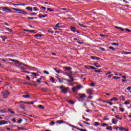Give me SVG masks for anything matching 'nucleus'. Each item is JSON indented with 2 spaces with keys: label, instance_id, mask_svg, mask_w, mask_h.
I'll list each match as a JSON object with an SVG mask.
<instances>
[{
  "label": "nucleus",
  "instance_id": "nucleus-24",
  "mask_svg": "<svg viewBox=\"0 0 131 131\" xmlns=\"http://www.w3.org/2000/svg\"><path fill=\"white\" fill-rule=\"evenodd\" d=\"M112 46H119V43H116V42H113V43H112Z\"/></svg>",
  "mask_w": 131,
  "mask_h": 131
},
{
  "label": "nucleus",
  "instance_id": "nucleus-7",
  "mask_svg": "<svg viewBox=\"0 0 131 131\" xmlns=\"http://www.w3.org/2000/svg\"><path fill=\"white\" fill-rule=\"evenodd\" d=\"M78 96L81 99H83V98H85V94H79Z\"/></svg>",
  "mask_w": 131,
  "mask_h": 131
},
{
  "label": "nucleus",
  "instance_id": "nucleus-42",
  "mask_svg": "<svg viewBox=\"0 0 131 131\" xmlns=\"http://www.w3.org/2000/svg\"><path fill=\"white\" fill-rule=\"evenodd\" d=\"M96 56H91V59H92V60H96Z\"/></svg>",
  "mask_w": 131,
  "mask_h": 131
},
{
  "label": "nucleus",
  "instance_id": "nucleus-30",
  "mask_svg": "<svg viewBox=\"0 0 131 131\" xmlns=\"http://www.w3.org/2000/svg\"><path fill=\"white\" fill-rule=\"evenodd\" d=\"M120 98H121V100H122V101H125V98H124V96H121V97H120Z\"/></svg>",
  "mask_w": 131,
  "mask_h": 131
},
{
  "label": "nucleus",
  "instance_id": "nucleus-40",
  "mask_svg": "<svg viewBox=\"0 0 131 131\" xmlns=\"http://www.w3.org/2000/svg\"><path fill=\"white\" fill-rule=\"evenodd\" d=\"M47 10L49 11V12H53V11H54V9H52L51 8H47Z\"/></svg>",
  "mask_w": 131,
  "mask_h": 131
},
{
  "label": "nucleus",
  "instance_id": "nucleus-32",
  "mask_svg": "<svg viewBox=\"0 0 131 131\" xmlns=\"http://www.w3.org/2000/svg\"><path fill=\"white\" fill-rule=\"evenodd\" d=\"M122 54H123V55H128V52L123 51Z\"/></svg>",
  "mask_w": 131,
  "mask_h": 131
},
{
  "label": "nucleus",
  "instance_id": "nucleus-34",
  "mask_svg": "<svg viewBox=\"0 0 131 131\" xmlns=\"http://www.w3.org/2000/svg\"><path fill=\"white\" fill-rule=\"evenodd\" d=\"M41 79H42L41 78H40L38 79L37 80V82H38L39 83H40L41 82V81H40V80H41Z\"/></svg>",
  "mask_w": 131,
  "mask_h": 131
},
{
  "label": "nucleus",
  "instance_id": "nucleus-22",
  "mask_svg": "<svg viewBox=\"0 0 131 131\" xmlns=\"http://www.w3.org/2000/svg\"><path fill=\"white\" fill-rule=\"evenodd\" d=\"M115 117L117 118V119H120V120H121L122 119V118L119 117L118 115L115 116Z\"/></svg>",
  "mask_w": 131,
  "mask_h": 131
},
{
  "label": "nucleus",
  "instance_id": "nucleus-28",
  "mask_svg": "<svg viewBox=\"0 0 131 131\" xmlns=\"http://www.w3.org/2000/svg\"><path fill=\"white\" fill-rule=\"evenodd\" d=\"M72 90H73V92H74V93H75V92H76L77 90L78 89H77V88L74 87L73 88Z\"/></svg>",
  "mask_w": 131,
  "mask_h": 131
},
{
  "label": "nucleus",
  "instance_id": "nucleus-56",
  "mask_svg": "<svg viewBox=\"0 0 131 131\" xmlns=\"http://www.w3.org/2000/svg\"><path fill=\"white\" fill-rule=\"evenodd\" d=\"M41 9H42V10H43L44 11H46V10H47V8H46L45 7L42 6L41 7Z\"/></svg>",
  "mask_w": 131,
  "mask_h": 131
},
{
  "label": "nucleus",
  "instance_id": "nucleus-58",
  "mask_svg": "<svg viewBox=\"0 0 131 131\" xmlns=\"http://www.w3.org/2000/svg\"><path fill=\"white\" fill-rule=\"evenodd\" d=\"M120 110L121 112H124V109L123 108H120Z\"/></svg>",
  "mask_w": 131,
  "mask_h": 131
},
{
  "label": "nucleus",
  "instance_id": "nucleus-1",
  "mask_svg": "<svg viewBox=\"0 0 131 131\" xmlns=\"http://www.w3.org/2000/svg\"><path fill=\"white\" fill-rule=\"evenodd\" d=\"M59 89H60L62 93H64V94H66V93H68V92H69V88H65L63 85H61L59 87Z\"/></svg>",
  "mask_w": 131,
  "mask_h": 131
},
{
  "label": "nucleus",
  "instance_id": "nucleus-49",
  "mask_svg": "<svg viewBox=\"0 0 131 131\" xmlns=\"http://www.w3.org/2000/svg\"><path fill=\"white\" fill-rule=\"evenodd\" d=\"M129 104H130V102H129L125 101V102H124V104H125V105H129Z\"/></svg>",
  "mask_w": 131,
  "mask_h": 131
},
{
  "label": "nucleus",
  "instance_id": "nucleus-44",
  "mask_svg": "<svg viewBox=\"0 0 131 131\" xmlns=\"http://www.w3.org/2000/svg\"><path fill=\"white\" fill-rule=\"evenodd\" d=\"M55 125V121H52L51 122L50 125Z\"/></svg>",
  "mask_w": 131,
  "mask_h": 131
},
{
  "label": "nucleus",
  "instance_id": "nucleus-16",
  "mask_svg": "<svg viewBox=\"0 0 131 131\" xmlns=\"http://www.w3.org/2000/svg\"><path fill=\"white\" fill-rule=\"evenodd\" d=\"M94 66H95L97 68H100V67H101V66L99 65L98 63H94Z\"/></svg>",
  "mask_w": 131,
  "mask_h": 131
},
{
  "label": "nucleus",
  "instance_id": "nucleus-61",
  "mask_svg": "<svg viewBox=\"0 0 131 131\" xmlns=\"http://www.w3.org/2000/svg\"><path fill=\"white\" fill-rule=\"evenodd\" d=\"M21 122H22V119H20L19 120L17 121V123H21Z\"/></svg>",
  "mask_w": 131,
  "mask_h": 131
},
{
  "label": "nucleus",
  "instance_id": "nucleus-21",
  "mask_svg": "<svg viewBox=\"0 0 131 131\" xmlns=\"http://www.w3.org/2000/svg\"><path fill=\"white\" fill-rule=\"evenodd\" d=\"M94 125V126H98L100 125V123L98 122H95Z\"/></svg>",
  "mask_w": 131,
  "mask_h": 131
},
{
  "label": "nucleus",
  "instance_id": "nucleus-63",
  "mask_svg": "<svg viewBox=\"0 0 131 131\" xmlns=\"http://www.w3.org/2000/svg\"><path fill=\"white\" fill-rule=\"evenodd\" d=\"M127 91H130V90H131V87H130V86L128 87V88H127Z\"/></svg>",
  "mask_w": 131,
  "mask_h": 131
},
{
  "label": "nucleus",
  "instance_id": "nucleus-57",
  "mask_svg": "<svg viewBox=\"0 0 131 131\" xmlns=\"http://www.w3.org/2000/svg\"><path fill=\"white\" fill-rule=\"evenodd\" d=\"M113 78L114 79H119V77L114 76Z\"/></svg>",
  "mask_w": 131,
  "mask_h": 131
},
{
  "label": "nucleus",
  "instance_id": "nucleus-8",
  "mask_svg": "<svg viewBox=\"0 0 131 131\" xmlns=\"http://www.w3.org/2000/svg\"><path fill=\"white\" fill-rule=\"evenodd\" d=\"M39 18H46V17H48V14H45V15H41V14H39L38 15Z\"/></svg>",
  "mask_w": 131,
  "mask_h": 131
},
{
  "label": "nucleus",
  "instance_id": "nucleus-5",
  "mask_svg": "<svg viewBox=\"0 0 131 131\" xmlns=\"http://www.w3.org/2000/svg\"><path fill=\"white\" fill-rule=\"evenodd\" d=\"M19 14H23L24 15H27V13H26V11H24V10L19 9Z\"/></svg>",
  "mask_w": 131,
  "mask_h": 131
},
{
  "label": "nucleus",
  "instance_id": "nucleus-48",
  "mask_svg": "<svg viewBox=\"0 0 131 131\" xmlns=\"http://www.w3.org/2000/svg\"><path fill=\"white\" fill-rule=\"evenodd\" d=\"M36 14L37 13H35L34 12V13H31L30 15L31 16H36Z\"/></svg>",
  "mask_w": 131,
  "mask_h": 131
},
{
  "label": "nucleus",
  "instance_id": "nucleus-54",
  "mask_svg": "<svg viewBox=\"0 0 131 131\" xmlns=\"http://www.w3.org/2000/svg\"><path fill=\"white\" fill-rule=\"evenodd\" d=\"M107 104H109L111 106H112L113 105V103L111 102H107Z\"/></svg>",
  "mask_w": 131,
  "mask_h": 131
},
{
  "label": "nucleus",
  "instance_id": "nucleus-39",
  "mask_svg": "<svg viewBox=\"0 0 131 131\" xmlns=\"http://www.w3.org/2000/svg\"><path fill=\"white\" fill-rule=\"evenodd\" d=\"M33 10H34V11H39V9H38L36 7H34Z\"/></svg>",
  "mask_w": 131,
  "mask_h": 131
},
{
  "label": "nucleus",
  "instance_id": "nucleus-12",
  "mask_svg": "<svg viewBox=\"0 0 131 131\" xmlns=\"http://www.w3.org/2000/svg\"><path fill=\"white\" fill-rule=\"evenodd\" d=\"M0 37L3 39V41H5L6 39H8V37H5V36H0Z\"/></svg>",
  "mask_w": 131,
  "mask_h": 131
},
{
  "label": "nucleus",
  "instance_id": "nucleus-46",
  "mask_svg": "<svg viewBox=\"0 0 131 131\" xmlns=\"http://www.w3.org/2000/svg\"><path fill=\"white\" fill-rule=\"evenodd\" d=\"M43 73H44L45 74H49V72H48V71H43Z\"/></svg>",
  "mask_w": 131,
  "mask_h": 131
},
{
  "label": "nucleus",
  "instance_id": "nucleus-14",
  "mask_svg": "<svg viewBox=\"0 0 131 131\" xmlns=\"http://www.w3.org/2000/svg\"><path fill=\"white\" fill-rule=\"evenodd\" d=\"M7 112V109L4 108V110H0L1 113H6Z\"/></svg>",
  "mask_w": 131,
  "mask_h": 131
},
{
  "label": "nucleus",
  "instance_id": "nucleus-36",
  "mask_svg": "<svg viewBox=\"0 0 131 131\" xmlns=\"http://www.w3.org/2000/svg\"><path fill=\"white\" fill-rule=\"evenodd\" d=\"M39 108H40L41 109H45V107L41 105H38Z\"/></svg>",
  "mask_w": 131,
  "mask_h": 131
},
{
  "label": "nucleus",
  "instance_id": "nucleus-23",
  "mask_svg": "<svg viewBox=\"0 0 131 131\" xmlns=\"http://www.w3.org/2000/svg\"><path fill=\"white\" fill-rule=\"evenodd\" d=\"M68 102L71 105L74 104V102H73V101H72V100H68Z\"/></svg>",
  "mask_w": 131,
  "mask_h": 131
},
{
  "label": "nucleus",
  "instance_id": "nucleus-35",
  "mask_svg": "<svg viewBox=\"0 0 131 131\" xmlns=\"http://www.w3.org/2000/svg\"><path fill=\"white\" fill-rule=\"evenodd\" d=\"M50 80L52 82H55V78H54V77H52L50 78Z\"/></svg>",
  "mask_w": 131,
  "mask_h": 131
},
{
  "label": "nucleus",
  "instance_id": "nucleus-9",
  "mask_svg": "<svg viewBox=\"0 0 131 131\" xmlns=\"http://www.w3.org/2000/svg\"><path fill=\"white\" fill-rule=\"evenodd\" d=\"M117 122H118V120L114 118L112 119V123H113V124H117Z\"/></svg>",
  "mask_w": 131,
  "mask_h": 131
},
{
  "label": "nucleus",
  "instance_id": "nucleus-62",
  "mask_svg": "<svg viewBox=\"0 0 131 131\" xmlns=\"http://www.w3.org/2000/svg\"><path fill=\"white\" fill-rule=\"evenodd\" d=\"M26 78L27 79H28V80H30V77H29V76H27Z\"/></svg>",
  "mask_w": 131,
  "mask_h": 131
},
{
  "label": "nucleus",
  "instance_id": "nucleus-51",
  "mask_svg": "<svg viewBox=\"0 0 131 131\" xmlns=\"http://www.w3.org/2000/svg\"><path fill=\"white\" fill-rule=\"evenodd\" d=\"M106 125H108V124H106V123H103L101 124V126H106Z\"/></svg>",
  "mask_w": 131,
  "mask_h": 131
},
{
  "label": "nucleus",
  "instance_id": "nucleus-45",
  "mask_svg": "<svg viewBox=\"0 0 131 131\" xmlns=\"http://www.w3.org/2000/svg\"><path fill=\"white\" fill-rule=\"evenodd\" d=\"M12 10H13V11H20V9H17V8H12Z\"/></svg>",
  "mask_w": 131,
  "mask_h": 131
},
{
  "label": "nucleus",
  "instance_id": "nucleus-26",
  "mask_svg": "<svg viewBox=\"0 0 131 131\" xmlns=\"http://www.w3.org/2000/svg\"><path fill=\"white\" fill-rule=\"evenodd\" d=\"M23 97L24 98H30V95H23Z\"/></svg>",
  "mask_w": 131,
  "mask_h": 131
},
{
  "label": "nucleus",
  "instance_id": "nucleus-6",
  "mask_svg": "<svg viewBox=\"0 0 131 131\" xmlns=\"http://www.w3.org/2000/svg\"><path fill=\"white\" fill-rule=\"evenodd\" d=\"M86 93L89 95H93V90L92 89H88L86 90Z\"/></svg>",
  "mask_w": 131,
  "mask_h": 131
},
{
  "label": "nucleus",
  "instance_id": "nucleus-50",
  "mask_svg": "<svg viewBox=\"0 0 131 131\" xmlns=\"http://www.w3.org/2000/svg\"><path fill=\"white\" fill-rule=\"evenodd\" d=\"M69 77L70 78V79H72V81H73V80H74V79H73V77H72V76H71V75H69Z\"/></svg>",
  "mask_w": 131,
  "mask_h": 131
},
{
  "label": "nucleus",
  "instance_id": "nucleus-37",
  "mask_svg": "<svg viewBox=\"0 0 131 131\" xmlns=\"http://www.w3.org/2000/svg\"><path fill=\"white\" fill-rule=\"evenodd\" d=\"M95 84H96V83H95L94 82H92L91 84V86L94 87V86H95Z\"/></svg>",
  "mask_w": 131,
  "mask_h": 131
},
{
  "label": "nucleus",
  "instance_id": "nucleus-55",
  "mask_svg": "<svg viewBox=\"0 0 131 131\" xmlns=\"http://www.w3.org/2000/svg\"><path fill=\"white\" fill-rule=\"evenodd\" d=\"M125 30H126V31H127L128 32H131V30L127 28L125 29Z\"/></svg>",
  "mask_w": 131,
  "mask_h": 131
},
{
  "label": "nucleus",
  "instance_id": "nucleus-31",
  "mask_svg": "<svg viewBox=\"0 0 131 131\" xmlns=\"http://www.w3.org/2000/svg\"><path fill=\"white\" fill-rule=\"evenodd\" d=\"M20 69L21 70H26L27 69V68H26V67H21Z\"/></svg>",
  "mask_w": 131,
  "mask_h": 131
},
{
  "label": "nucleus",
  "instance_id": "nucleus-41",
  "mask_svg": "<svg viewBox=\"0 0 131 131\" xmlns=\"http://www.w3.org/2000/svg\"><path fill=\"white\" fill-rule=\"evenodd\" d=\"M113 100L115 101H118V99L116 97H114V98H113Z\"/></svg>",
  "mask_w": 131,
  "mask_h": 131
},
{
  "label": "nucleus",
  "instance_id": "nucleus-17",
  "mask_svg": "<svg viewBox=\"0 0 131 131\" xmlns=\"http://www.w3.org/2000/svg\"><path fill=\"white\" fill-rule=\"evenodd\" d=\"M56 123H58V124H61L62 123H64V121L63 120L57 121Z\"/></svg>",
  "mask_w": 131,
  "mask_h": 131
},
{
  "label": "nucleus",
  "instance_id": "nucleus-13",
  "mask_svg": "<svg viewBox=\"0 0 131 131\" xmlns=\"http://www.w3.org/2000/svg\"><path fill=\"white\" fill-rule=\"evenodd\" d=\"M77 89L78 90H80V89H83V86L81 85H77Z\"/></svg>",
  "mask_w": 131,
  "mask_h": 131
},
{
  "label": "nucleus",
  "instance_id": "nucleus-27",
  "mask_svg": "<svg viewBox=\"0 0 131 131\" xmlns=\"http://www.w3.org/2000/svg\"><path fill=\"white\" fill-rule=\"evenodd\" d=\"M20 106L21 109H23V110H25V105H24V104H20Z\"/></svg>",
  "mask_w": 131,
  "mask_h": 131
},
{
  "label": "nucleus",
  "instance_id": "nucleus-43",
  "mask_svg": "<svg viewBox=\"0 0 131 131\" xmlns=\"http://www.w3.org/2000/svg\"><path fill=\"white\" fill-rule=\"evenodd\" d=\"M30 74H32L34 76H36L37 75V74L35 73H30Z\"/></svg>",
  "mask_w": 131,
  "mask_h": 131
},
{
  "label": "nucleus",
  "instance_id": "nucleus-10",
  "mask_svg": "<svg viewBox=\"0 0 131 131\" xmlns=\"http://www.w3.org/2000/svg\"><path fill=\"white\" fill-rule=\"evenodd\" d=\"M8 124V122L4 121V120L0 121V125H3V124Z\"/></svg>",
  "mask_w": 131,
  "mask_h": 131
},
{
  "label": "nucleus",
  "instance_id": "nucleus-53",
  "mask_svg": "<svg viewBox=\"0 0 131 131\" xmlns=\"http://www.w3.org/2000/svg\"><path fill=\"white\" fill-rule=\"evenodd\" d=\"M60 25V23H57L56 25V27H58L59 28H60L61 27V26H59Z\"/></svg>",
  "mask_w": 131,
  "mask_h": 131
},
{
  "label": "nucleus",
  "instance_id": "nucleus-25",
  "mask_svg": "<svg viewBox=\"0 0 131 131\" xmlns=\"http://www.w3.org/2000/svg\"><path fill=\"white\" fill-rule=\"evenodd\" d=\"M106 129L107 130H112V129H113V128H112V127L111 126H109L108 127H107L106 128Z\"/></svg>",
  "mask_w": 131,
  "mask_h": 131
},
{
  "label": "nucleus",
  "instance_id": "nucleus-64",
  "mask_svg": "<svg viewBox=\"0 0 131 131\" xmlns=\"http://www.w3.org/2000/svg\"><path fill=\"white\" fill-rule=\"evenodd\" d=\"M17 6H25V4H18Z\"/></svg>",
  "mask_w": 131,
  "mask_h": 131
},
{
  "label": "nucleus",
  "instance_id": "nucleus-33",
  "mask_svg": "<svg viewBox=\"0 0 131 131\" xmlns=\"http://www.w3.org/2000/svg\"><path fill=\"white\" fill-rule=\"evenodd\" d=\"M119 130L120 131H124V127H120L119 128Z\"/></svg>",
  "mask_w": 131,
  "mask_h": 131
},
{
  "label": "nucleus",
  "instance_id": "nucleus-20",
  "mask_svg": "<svg viewBox=\"0 0 131 131\" xmlns=\"http://www.w3.org/2000/svg\"><path fill=\"white\" fill-rule=\"evenodd\" d=\"M20 61H18V62H16V64H17L18 65H24V66H27V64H25V63H19Z\"/></svg>",
  "mask_w": 131,
  "mask_h": 131
},
{
  "label": "nucleus",
  "instance_id": "nucleus-11",
  "mask_svg": "<svg viewBox=\"0 0 131 131\" xmlns=\"http://www.w3.org/2000/svg\"><path fill=\"white\" fill-rule=\"evenodd\" d=\"M71 30L73 32H75V31H76L75 27H74L73 26L71 27Z\"/></svg>",
  "mask_w": 131,
  "mask_h": 131
},
{
  "label": "nucleus",
  "instance_id": "nucleus-47",
  "mask_svg": "<svg viewBox=\"0 0 131 131\" xmlns=\"http://www.w3.org/2000/svg\"><path fill=\"white\" fill-rule=\"evenodd\" d=\"M27 18L30 19V20H33V19H35V17H28Z\"/></svg>",
  "mask_w": 131,
  "mask_h": 131
},
{
  "label": "nucleus",
  "instance_id": "nucleus-18",
  "mask_svg": "<svg viewBox=\"0 0 131 131\" xmlns=\"http://www.w3.org/2000/svg\"><path fill=\"white\" fill-rule=\"evenodd\" d=\"M26 10H28V11H33L32 8L30 7H27L26 8Z\"/></svg>",
  "mask_w": 131,
  "mask_h": 131
},
{
  "label": "nucleus",
  "instance_id": "nucleus-4",
  "mask_svg": "<svg viewBox=\"0 0 131 131\" xmlns=\"http://www.w3.org/2000/svg\"><path fill=\"white\" fill-rule=\"evenodd\" d=\"M2 61H3V62H7V61H12V62H15V63H18L19 62V61L17 60H15V59H12L11 58H9V59H2Z\"/></svg>",
  "mask_w": 131,
  "mask_h": 131
},
{
  "label": "nucleus",
  "instance_id": "nucleus-29",
  "mask_svg": "<svg viewBox=\"0 0 131 131\" xmlns=\"http://www.w3.org/2000/svg\"><path fill=\"white\" fill-rule=\"evenodd\" d=\"M6 30H7L8 31H9V32H11L12 33V29L9 28H6Z\"/></svg>",
  "mask_w": 131,
  "mask_h": 131
},
{
  "label": "nucleus",
  "instance_id": "nucleus-2",
  "mask_svg": "<svg viewBox=\"0 0 131 131\" xmlns=\"http://www.w3.org/2000/svg\"><path fill=\"white\" fill-rule=\"evenodd\" d=\"M1 11L3 12H6V13H10V12H12V10L10 9L8 7H2L0 8Z\"/></svg>",
  "mask_w": 131,
  "mask_h": 131
},
{
  "label": "nucleus",
  "instance_id": "nucleus-15",
  "mask_svg": "<svg viewBox=\"0 0 131 131\" xmlns=\"http://www.w3.org/2000/svg\"><path fill=\"white\" fill-rule=\"evenodd\" d=\"M54 70H55V71H56V72L57 73H60V72H61V70H60V69H57V68H55L54 69Z\"/></svg>",
  "mask_w": 131,
  "mask_h": 131
},
{
  "label": "nucleus",
  "instance_id": "nucleus-52",
  "mask_svg": "<svg viewBox=\"0 0 131 131\" xmlns=\"http://www.w3.org/2000/svg\"><path fill=\"white\" fill-rule=\"evenodd\" d=\"M90 68H91V69H93V70H95V69H96V68H95L93 66H90Z\"/></svg>",
  "mask_w": 131,
  "mask_h": 131
},
{
  "label": "nucleus",
  "instance_id": "nucleus-59",
  "mask_svg": "<svg viewBox=\"0 0 131 131\" xmlns=\"http://www.w3.org/2000/svg\"><path fill=\"white\" fill-rule=\"evenodd\" d=\"M95 72H96V73H100L101 71H100V70H95Z\"/></svg>",
  "mask_w": 131,
  "mask_h": 131
},
{
  "label": "nucleus",
  "instance_id": "nucleus-3",
  "mask_svg": "<svg viewBox=\"0 0 131 131\" xmlns=\"http://www.w3.org/2000/svg\"><path fill=\"white\" fill-rule=\"evenodd\" d=\"M2 95L4 99H7V98H8L9 96V95H10V92H9L8 91H3L2 92Z\"/></svg>",
  "mask_w": 131,
  "mask_h": 131
},
{
  "label": "nucleus",
  "instance_id": "nucleus-60",
  "mask_svg": "<svg viewBox=\"0 0 131 131\" xmlns=\"http://www.w3.org/2000/svg\"><path fill=\"white\" fill-rule=\"evenodd\" d=\"M48 32L49 33L51 32V33H54V32L53 30H50L48 31Z\"/></svg>",
  "mask_w": 131,
  "mask_h": 131
},
{
  "label": "nucleus",
  "instance_id": "nucleus-19",
  "mask_svg": "<svg viewBox=\"0 0 131 131\" xmlns=\"http://www.w3.org/2000/svg\"><path fill=\"white\" fill-rule=\"evenodd\" d=\"M64 68H65L66 70H68V71L71 70V69H72L71 67H65Z\"/></svg>",
  "mask_w": 131,
  "mask_h": 131
},
{
  "label": "nucleus",
  "instance_id": "nucleus-38",
  "mask_svg": "<svg viewBox=\"0 0 131 131\" xmlns=\"http://www.w3.org/2000/svg\"><path fill=\"white\" fill-rule=\"evenodd\" d=\"M110 50H112V51H115V49L113 48V47H109Z\"/></svg>",
  "mask_w": 131,
  "mask_h": 131
}]
</instances>
